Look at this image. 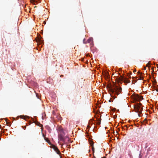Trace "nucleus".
Masks as SVG:
<instances>
[{
	"mask_svg": "<svg viewBox=\"0 0 158 158\" xmlns=\"http://www.w3.org/2000/svg\"><path fill=\"white\" fill-rule=\"evenodd\" d=\"M137 73H138V74H141V73L140 72H138Z\"/></svg>",
	"mask_w": 158,
	"mask_h": 158,
	"instance_id": "nucleus-15",
	"label": "nucleus"
},
{
	"mask_svg": "<svg viewBox=\"0 0 158 158\" xmlns=\"http://www.w3.org/2000/svg\"><path fill=\"white\" fill-rule=\"evenodd\" d=\"M152 72H154V68L153 67H152Z\"/></svg>",
	"mask_w": 158,
	"mask_h": 158,
	"instance_id": "nucleus-17",
	"label": "nucleus"
},
{
	"mask_svg": "<svg viewBox=\"0 0 158 158\" xmlns=\"http://www.w3.org/2000/svg\"><path fill=\"white\" fill-rule=\"evenodd\" d=\"M1 126L0 125V128H1Z\"/></svg>",
	"mask_w": 158,
	"mask_h": 158,
	"instance_id": "nucleus-22",
	"label": "nucleus"
},
{
	"mask_svg": "<svg viewBox=\"0 0 158 158\" xmlns=\"http://www.w3.org/2000/svg\"><path fill=\"white\" fill-rule=\"evenodd\" d=\"M85 39H84L83 40V42H84V43L86 44V43H85V42H84V41H85Z\"/></svg>",
	"mask_w": 158,
	"mask_h": 158,
	"instance_id": "nucleus-19",
	"label": "nucleus"
},
{
	"mask_svg": "<svg viewBox=\"0 0 158 158\" xmlns=\"http://www.w3.org/2000/svg\"><path fill=\"white\" fill-rule=\"evenodd\" d=\"M134 98L135 100L138 101H139L140 100L143 99L142 97L140 96L138 94H135L134 95Z\"/></svg>",
	"mask_w": 158,
	"mask_h": 158,
	"instance_id": "nucleus-5",
	"label": "nucleus"
},
{
	"mask_svg": "<svg viewBox=\"0 0 158 158\" xmlns=\"http://www.w3.org/2000/svg\"><path fill=\"white\" fill-rule=\"evenodd\" d=\"M57 130L59 131L60 133H64L63 128L61 126H59L57 128Z\"/></svg>",
	"mask_w": 158,
	"mask_h": 158,
	"instance_id": "nucleus-7",
	"label": "nucleus"
},
{
	"mask_svg": "<svg viewBox=\"0 0 158 158\" xmlns=\"http://www.w3.org/2000/svg\"><path fill=\"white\" fill-rule=\"evenodd\" d=\"M116 79L118 83H121V82L123 81L125 83H128L130 82V81H129L127 79L125 78L122 76H121L120 77L117 78Z\"/></svg>",
	"mask_w": 158,
	"mask_h": 158,
	"instance_id": "nucleus-3",
	"label": "nucleus"
},
{
	"mask_svg": "<svg viewBox=\"0 0 158 158\" xmlns=\"http://www.w3.org/2000/svg\"><path fill=\"white\" fill-rule=\"evenodd\" d=\"M138 113V115L139 117H141V116H142V113H141V112H137Z\"/></svg>",
	"mask_w": 158,
	"mask_h": 158,
	"instance_id": "nucleus-10",
	"label": "nucleus"
},
{
	"mask_svg": "<svg viewBox=\"0 0 158 158\" xmlns=\"http://www.w3.org/2000/svg\"><path fill=\"white\" fill-rule=\"evenodd\" d=\"M139 77V79L140 80H143V77L142 76V74H141V75Z\"/></svg>",
	"mask_w": 158,
	"mask_h": 158,
	"instance_id": "nucleus-11",
	"label": "nucleus"
},
{
	"mask_svg": "<svg viewBox=\"0 0 158 158\" xmlns=\"http://www.w3.org/2000/svg\"><path fill=\"white\" fill-rule=\"evenodd\" d=\"M64 133H59L58 135V138L59 139L63 142H64Z\"/></svg>",
	"mask_w": 158,
	"mask_h": 158,
	"instance_id": "nucleus-4",
	"label": "nucleus"
},
{
	"mask_svg": "<svg viewBox=\"0 0 158 158\" xmlns=\"http://www.w3.org/2000/svg\"><path fill=\"white\" fill-rule=\"evenodd\" d=\"M5 121H6V125H8V126H9V124H10V123H9V122H7V119H6V118H5Z\"/></svg>",
	"mask_w": 158,
	"mask_h": 158,
	"instance_id": "nucleus-12",
	"label": "nucleus"
},
{
	"mask_svg": "<svg viewBox=\"0 0 158 158\" xmlns=\"http://www.w3.org/2000/svg\"><path fill=\"white\" fill-rule=\"evenodd\" d=\"M93 157L94 158H96L95 156H94V154H93Z\"/></svg>",
	"mask_w": 158,
	"mask_h": 158,
	"instance_id": "nucleus-18",
	"label": "nucleus"
},
{
	"mask_svg": "<svg viewBox=\"0 0 158 158\" xmlns=\"http://www.w3.org/2000/svg\"><path fill=\"white\" fill-rule=\"evenodd\" d=\"M146 66H145L144 68H143V69H144V70H146Z\"/></svg>",
	"mask_w": 158,
	"mask_h": 158,
	"instance_id": "nucleus-16",
	"label": "nucleus"
},
{
	"mask_svg": "<svg viewBox=\"0 0 158 158\" xmlns=\"http://www.w3.org/2000/svg\"><path fill=\"white\" fill-rule=\"evenodd\" d=\"M87 42L88 43H91L93 42V39L92 38H89Z\"/></svg>",
	"mask_w": 158,
	"mask_h": 158,
	"instance_id": "nucleus-9",
	"label": "nucleus"
},
{
	"mask_svg": "<svg viewBox=\"0 0 158 158\" xmlns=\"http://www.w3.org/2000/svg\"><path fill=\"white\" fill-rule=\"evenodd\" d=\"M100 123H98V124H100Z\"/></svg>",
	"mask_w": 158,
	"mask_h": 158,
	"instance_id": "nucleus-23",
	"label": "nucleus"
},
{
	"mask_svg": "<svg viewBox=\"0 0 158 158\" xmlns=\"http://www.w3.org/2000/svg\"><path fill=\"white\" fill-rule=\"evenodd\" d=\"M157 68H158V65H157Z\"/></svg>",
	"mask_w": 158,
	"mask_h": 158,
	"instance_id": "nucleus-24",
	"label": "nucleus"
},
{
	"mask_svg": "<svg viewBox=\"0 0 158 158\" xmlns=\"http://www.w3.org/2000/svg\"><path fill=\"white\" fill-rule=\"evenodd\" d=\"M108 90L112 94L117 96L121 93L122 88L116 85H107Z\"/></svg>",
	"mask_w": 158,
	"mask_h": 158,
	"instance_id": "nucleus-1",
	"label": "nucleus"
},
{
	"mask_svg": "<svg viewBox=\"0 0 158 158\" xmlns=\"http://www.w3.org/2000/svg\"><path fill=\"white\" fill-rule=\"evenodd\" d=\"M142 104L139 103L134 106V108L135 112H142L143 108L141 107Z\"/></svg>",
	"mask_w": 158,
	"mask_h": 158,
	"instance_id": "nucleus-2",
	"label": "nucleus"
},
{
	"mask_svg": "<svg viewBox=\"0 0 158 158\" xmlns=\"http://www.w3.org/2000/svg\"><path fill=\"white\" fill-rule=\"evenodd\" d=\"M53 148L57 154H60V151H59L58 149L56 146L54 145L53 146Z\"/></svg>",
	"mask_w": 158,
	"mask_h": 158,
	"instance_id": "nucleus-6",
	"label": "nucleus"
},
{
	"mask_svg": "<svg viewBox=\"0 0 158 158\" xmlns=\"http://www.w3.org/2000/svg\"><path fill=\"white\" fill-rule=\"evenodd\" d=\"M90 145L91 146H92V149L93 151V154H94V143L92 142L91 143H90Z\"/></svg>",
	"mask_w": 158,
	"mask_h": 158,
	"instance_id": "nucleus-8",
	"label": "nucleus"
},
{
	"mask_svg": "<svg viewBox=\"0 0 158 158\" xmlns=\"http://www.w3.org/2000/svg\"><path fill=\"white\" fill-rule=\"evenodd\" d=\"M136 71V70H134V72H135Z\"/></svg>",
	"mask_w": 158,
	"mask_h": 158,
	"instance_id": "nucleus-20",
	"label": "nucleus"
},
{
	"mask_svg": "<svg viewBox=\"0 0 158 158\" xmlns=\"http://www.w3.org/2000/svg\"><path fill=\"white\" fill-rule=\"evenodd\" d=\"M21 118H24V119H26V116H21Z\"/></svg>",
	"mask_w": 158,
	"mask_h": 158,
	"instance_id": "nucleus-13",
	"label": "nucleus"
},
{
	"mask_svg": "<svg viewBox=\"0 0 158 158\" xmlns=\"http://www.w3.org/2000/svg\"><path fill=\"white\" fill-rule=\"evenodd\" d=\"M149 64H149V62L147 64L146 66H148V65Z\"/></svg>",
	"mask_w": 158,
	"mask_h": 158,
	"instance_id": "nucleus-14",
	"label": "nucleus"
},
{
	"mask_svg": "<svg viewBox=\"0 0 158 158\" xmlns=\"http://www.w3.org/2000/svg\"><path fill=\"white\" fill-rule=\"evenodd\" d=\"M109 102H111V101H110V100H109Z\"/></svg>",
	"mask_w": 158,
	"mask_h": 158,
	"instance_id": "nucleus-21",
	"label": "nucleus"
}]
</instances>
